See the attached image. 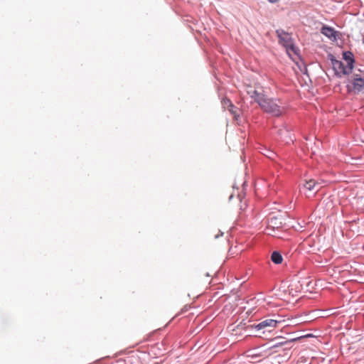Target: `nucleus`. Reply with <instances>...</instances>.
Listing matches in <instances>:
<instances>
[{
    "instance_id": "obj_1",
    "label": "nucleus",
    "mask_w": 364,
    "mask_h": 364,
    "mask_svg": "<svg viewBox=\"0 0 364 364\" xmlns=\"http://www.w3.org/2000/svg\"><path fill=\"white\" fill-rule=\"evenodd\" d=\"M258 105L266 113L274 117H279L282 114V102L279 99L269 97L265 94L259 98Z\"/></svg>"
},
{
    "instance_id": "obj_2",
    "label": "nucleus",
    "mask_w": 364,
    "mask_h": 364,
    "mask_svg": "<svg viewBox=\"0 0 364 364\" xmlns=\"http://www.w3.org/2000/svg\"><path fill=\"white\" fill-rule=\"evenodd\" d=\"M346 87L350 93H364V73H351L346 81Z\"/></svg>"
},
{
    "instance_id": "obj_3",
    "label": "nucleus",
    "mask_w": 364,
    "mask_h": 364,
    "mask_svg": "<svg viewBox=\"0 0 364 364\" xmlns=\"http://www.w3.org/2000/svg\"><path fill=\"white\" fill-rule=\"evenodd\" d=\"M328 59L331 60L334 73L338 77H341L342 75H346L349 76L353 73V69L347 65H345L342 61L336 60L332 53L328 54Z\"/></svg>"
},
{
    "instance_id": "obj_4",
    "label": "nucleus",
    "mask_w": 364,
    "mask_h": 364,
    "mask_svg": "<svg viewBox=\"0 0 364 364\" xmlns=\"http://www.w3.org/2000/svg\"><path fill=\"white\" fill-rule=\"evenodd\" d=\"M279 323V321L272 318H267L259 322L257 324L248 326L247 329L255 330L256 331H262V333H264L265 332H271L272 330L274 328H275L277 325Z\"/></svg>"
},
{
    "instance_id": "obj_5",
    "label": "nucleus",
    "mask_w": 364,
    "mask_h": 364,
    "mask_svg": "<svg viewBox=\"0 0 364 364\" xmlns=\"http://www.w3.org/2000/svg\"><path fill=\"white\" fill-rule=\"evenodd\" d=\"M276 33L279 38V44L283 46L285 48L294 43L291 34L286 32L284 30L277 29Z\"/></svg>"
},
{
    "instance_id": "obj_6",
    "label": "nucleus",
    "mask_w": 364,
    "mask_h": 364,
    "mask_svg": "<svg viewBox=\"0 0 364 364\" xmlns=\"http://www.w3.org/2000/svg\"><path fill=\"white\" fill-rule=\"evenodd\" d=\"M282 226V220L277 217L273 216L268 219L267 227L266 232L268 235H274L276 230Z\"/></svg>"
},
{
    "instance_id": "obj_7",
    "label": "nucleus",
    "mask_w": 364,
    "mask_h": 364,
    "mask_svg": "<svg viewBox=\"0 0 364 364\" xmlns=\"http://www.w3.org/2000/svg\"><path fill=\"white\" fill-rule=\"evenodd\" d=\"M277 134L279 136L282 141L287 144L292 142L294 140L291 128L287 124H284L282 128L277 130Z\"/></svg>"
},
{
    "instance_id": "obj_8",
    "label": "nucleus",
    "mask_w": 364,
    "mask_h": 364,
    "mask_svg": "<svg viewBox=\"0 0 364 364\" xmlns=\"http://www.w3.org/2000/svg\"><path fill=\"white\" fill-rule=\"evenodd\" d=\"M321 33L333 41L337 40L338 32L336 31L333 27L323 25L321 28Z\"/></svg>"
},
{
    "instance_id": "obj_9",
    "label": "nucleus",
    "mask_w": 364,
    "mask_h": 364,
    "mask_svg": "<svg viewBox=\"0 0 364 364\" xmlns=\"http://www.w3.org/2000/svg\"><path fill=\"white\" fill-rule=\"evenodd\" d=\"M303 187L309 191H315V193H316L321 188V183L316 181L314 179H311L306 181L305 183L303 185Z\"/></svg>"
},
{
    "instance_id": "obj_10",
    "label": "nucleus",
    "mask_w": 364,
    "mask_h": 364,
    "mask_svg": "<svg viewBox=\"0 0 364 364\" xmlns=\"http://www.w3.org/2000/svg\"><path fill=\"white\" fill-rule=\"evenodd\" d=\"M247 93L250 97L255 100L258 104V101L259 98L263 97L264 93V92H259L257 90L254 89L252 87H248L247 90Z\"/></svg>"
},
{
    "instance_id": "obj_11",
    "label": "nucleus",
    "mask_w": 364,
    "mask_h": 364,
    "mask_svg": "<svg viewBox=\"0 0 364 364\" xmlns=\"http://www.w3.org/2000/svg\"><path fill=\"white\" fill-rule=\"evenodd\" d=\"M343 59L346 61V65L353 69V65L355 63V58L351 51H343Z\"/></svg>"
},
{
    "instance_id": "obj_12",
    "label": "nucleus",
    "mask_w": 364,
    "mask_h": 364,
    "mask_svg": "<svg viewBox=\"0 0 364 364\" xmlns=\"http://www.w3.org/2000/svg\"><path fill=\"white\" fill-rule=\"evenodd\" d=\"M271 260L276 264H279L283 261V257L281 253L278 251H274L271 255Z\"/></svg>"
},
{
    "instance_id": "obj_13",
    "label": "nucleus",
    "mask_w": 364,
    "mask_h": 364,
    "mask_svg": "<svg viewBox=\"0 0 364 364\" xmlns=\"http://www.w3.org/2000/svg\"><path fill=\"white\" fill-rule=\"evenodd\" d=\"M294 341H295V339L284 340V338H282V340L281 341L274 342L272 346H270L269 347V349H274V348H276L278 347H281V346H285L287 344H289Z\"/></svg>"
},
{
    "instance_id": "obj_14",
    "label": "nucleus",
    "mask_w": 364,
    "mask_h": 364,
    "mask_svg": "<svg viewBox=\"0 0 364 364\" xmlns=\"http://www.w3.org/2000/svg\"><path fill=\"white\" fill-rule=\"evenodd\" d=\"M262 154L270 159H274L276 156V153L269 149L264 148Z\"/></svg>"
},
{
    "instance_id": "obj_15",
    "label": "nucleus",
    "mask_w": 364,
    "mask_h": 364,
    "mask_svg": "<svg viewBox=\"0 0 364 364\" xmlns=\"http://www.w3.org/2000/svg\"><path fill=\"white\" fill-rule=\"evenodd\" d=\"M287 51L289 52V50H291V52H293L294 54L296 55H299V49L295 46L294 43H293L292 44H291L289 46H288L287 48H286Z\"/></svg>"
},
{
    "instance_id": "obj_16",
    "label": "nucleus",
    "mask_w": 364,
    "mask_h": 364,
    "mask_svg": "<svg viewBox=\"0 0 364 364\" xmlns=\"http://www.w3.org/2000/svg\"><path fill=\"white\" fill-rule=\"evenodd\" d=\"M223 105L225 107L235 108V106L231 102V101L229 99L225 98L222 101Z\"/></svg>"
},
{
    "instance_id": "obj_17",
    "label": "nucleus",
    "mask_w": 364,
    "mask_h": 364,
    "mask_svg": "<svg viewBox=\"0 0 364 364\" xmlns=\"http://www.w3.org/2000/svg\"><path fill=\"white\" fill-rule=\"evenodd\" d=\"M228 109H229V111L230 112V113H231L234 117H237V116H238V114L237 113V107H235V108L228 107Z\"/></svg>"
},
{
    "instance_id": "obj_18",
    "label": "nucleus",
    "mask_w": 364,
    "mask_h": 364,
    "mask_svg": "<svg viewBox=\"0 0 364 364\" xmlns=\"http://www.w3.org/2000/svg\"><path fill=\"white\" fill-rule=\"evenodd\" d=\"M223 232L222 231H220V234H219V235H216L215 236V239H217V238H218V237H219V236H223Z\"/></svg>"
},
{
    "instance_id": "obj_19",
    "label": "nucleus",
    "mask_w": 364,
    "mask_h": 364,
    "mask_svg": "<svg viewBox=\"0 0 364 364\" xmlns=\"http://www.w3.org/2000/svg\"><path fill=\"white\" fill-rule=\"evenodd\" d=\"M269 3L274 4L279 1V0H267Z\"/></svg>"
},
{
    "instance_id": "obj_20",
    "label": "nucleus",
    "mask_w": 364,
    "mask_h": 364,
    "mask_svg": "<svg viewBox=\"0 0 364 364\" xmlns=\"http://www.w3.org/2000/svg\"><path fill=\"white\" fill-rule=\"evenodd\" d=\"M245 184H246V183L244 182L243 184H242L243 187L245 186Z\"/></svg>"
}]
</instances>
